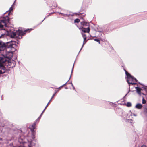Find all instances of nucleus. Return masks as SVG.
<instances>
[{
  "mask_svg": "<svg viewBox=\"0 0 147 147\" xmlns=\"http://www.w3.org/2000/svg\"><path fill=\"white\" fill-rule=\"evenodd\" d=\"M7 44L9 46L8 47L7 49H5V48L4 49L2 52V53H1L5 58H11L13 56V52L12 51H10L9 49L10 48H13V46L14 45V44L12 42H8Z\"/></svg>",
  "mask_w": 147,
  "mask_h": 147,
  "instance_id": "nucleus-1",
  "label": "nucleus"
},
{
  "mask_svg": "<svg viewBox=\"0 0 147 147\" xmlns=\"http://www.w3.org/2000/svg\"><path fill=\"white\" fill-rule=\"evenodd\" d=\"M1 53V52H0ZM10 63L6 58L0 56V74L4 73L5 71V68L4 66H10Z\"/></svg>",
  "mask_w": 147,
  "mask_h": 147,
  "instance_id": "nucleus-2",
  "label": "nucleus"
},
{
  "mask_svg": "<svg viewBox=\"0 0 147 147\" xmlns=\"http://www.w3.org/2000/svg\"><path fill=\"white\" fill-rule=\"evenodd\" d=\"M9 14L8 13L6 16L0 18V30H5L4 29H3L4 25H5L6 26V24L9 21V18L8 16Z\"/></svg>",
  "mask_w": 147,
  "mask_h": 147,
  "instance_id": "nucleus-3",
  "label": "nucleus"
},
{
  "mask_svg": "<svg viewBox=\"0 0 147 147\" xmlns=\"http://www.w3.org/2000/svg\"><path fill=\"white\" fill-rule=\"evenodd\" d=\"M24 32L22 30L18 29V30H11L8 32V34L11 38H15L16 37V35H22L24 34Z\"/></svg>",
  "mask_w": 147,
  "mask_h": 147,
  "instance_id": "nucleus-4",
  "label": "nucleus"
},
{
  "mask_svg": "<svg viewBox=\"0 0 147 147\" xmlns=\"http://www.w3.org/2000/svg\"><path fill=\"white\" fill-rule=\"evenodd\" d=\"M125 74L127 76V81L128 83L129 84V85L130 84L132 85H134L136 84L135 83V82H137V79L134 78L130 74H128V72L125 70Z\"/></svg>",
  "mask_w": 147,
  "mask_h": 147,
  "instance_id": "nucleus-5",
  "label": "nucleus"
},
{
  "mask_svg": "<svg viewBox=\"0 0 147 147\" xmlns=\"http://www.w3.org/2000/svg\"><path fill=\"white\" fill-rule=\"evenodd\" d=\"M79 29L84 32L89 33L90 30L89 27L85 28L82 27L79 28Z\"/></svg>",
  "mask_w": 147,
  "mask_h": 147,
  "instance_id": "nucleus-6",
  "label": "nucleus"
},
{
  "mask_svg": "<svg viewBox=\"0 0 147 147\" xmlns=\"http://www.w3.org/2000/svg\"><path fill=\"white\" fill-rule=\"evenodd\" d=\"M142 104L140 103H138L136 105L135 107L137 109H140L142 108Z\"/></svg>",
  "mask_w": 147,
  "mask_h": 147,
  "instance_id": "nucleus-7",
  "label": "nucleus"
},
{
  "mask_svg": "<svg viewBox=\"0 0 147 147\" xmlns=\"http://www.w3.org/2000/svg\"><path fill=\"white\" fill-rule=\"evenodd\" d=\"M82 36L83 37V38L84 39V42L82 45V48L81 49H82V48L83 47L84 44H85V43H84V42H85V40H86V35L84 33H82Z\"/></svg>",
  "mask_w": 147,
  "mask_h": 147,
  "instance_id": "nucleus-8",
  "label": "nucleus"
},
{
  "mask_svg": "<svg viewBox=\"0 0 147 147\" xmlns=\"http://www.w3.org/2000/svg\"><path fill=\"white\" fill-rule=\"evenodd\" d=\"M4 48H5V46L0 43V52H1V53H2L3 50Z\"/></svg>",
  "mask_w": 147,
  "mask_h": 147,
  "instance_id": "nucleus-9",
  "label": "nucleus"
},
{
  "mask_svg": "<svg viewBox=\"0 0 147 147\" xmlns=\"http://www.w3.org/2000/svg\"><path fill=\"white\" fill-rule=\"evenodd\" d=\"M81 24L83 26H87L88 24L84 22H81Z\"/></svg>",
  "mask_w": 147,
  "mask_h": 147,
  "instance_id": "nucleus-10",
  "label": "nucleus"
},
{
  "mask_svg": "<svg viewBox=\"0 0 147 147\" xmlns=\"http://www.w3.org/2000/svg\"><path fill=\"white\" fill-rule=\"evenodd\" d=\"M136 88L137 92L139 94H140L141 93V89L138 87H136Z\"/></svg>",
  "mask_w": 147,
  "mask_h": 147,
  "instance_id": "nucleus-11",
  "label": "nucleus"
},
{
  "mask_svg": "<svg viewBox=\"0 0 147 147\" xmlns=\"http://www.w3.org/2000/svg\"><path fill=\"white\" fill-rule=\"evenodd\" d=\"M34 135H33L32 136V139L31 140H29V138H28L27 139V140H28V141L30 143V144H31V142H32V141H33L34 140Z\"/></svg>",
  "mask_w": 147,
  "mask_h": 147,
  "instance_id": "nucleus-12",
  "label": "nucleus"
},
{
  "mask_svg": "<svg viewBox=\"0 0 147 147\" xmlns=\"http://www.w3.org/2000/svg\"><path fill=\"white\" fill-rule=\"evenodd\" d=\"M55 94H54L52 96L51 99H50V101H49V102L47 104V105L45 107V109H46V108H47V107L48 106V105L49 104V103L51 101L52 99L53 98V97H54V96L55 95Z\"/></svg>",
  "mask_w": 147,
  "mask_h": 147,
  "instance_id": "nucleus-13",
  "label": "nucleus"
},
{
  "mask_svg": "<svg viewBox=\"0 0 147 147\" xmlns=\"http://www.w3.org/2000/svg\"><path fill=\"white\" fill-rule=\"evenodd\" d=\"M126 105L128 107H130L131 106V104L130 102H128L126 104Z\"/></svg>",
  "mask_w": 147,
  "mask_h": 147,
  "instance_id": "nucleus-14",
  "label": "nucleus"
},
{
  "mask_svg": "<svg viewBox=\"0 0 147 147\" xmlns=\"http://www.w3.org/2000/svg\"><path fill=\"white\" fill-rule=\"evenodd\" d=\"M146 101L145 99L143 98L142 100V103L143 104H144L146 103Z\"/></svg>",
  "mask_w": 147,
  "mask_h": 147,
  "instance_id": "nucleus-15",
  "label": "nucleus"
},
{
  "mask_svg": "<svg viewBox=\"0 0 147 147\" xmlns=\"http://www.w3.org/2000/svg\"><path fill=\"white\" fill-rule=\"evenodd\" d=\"M79 22L80 20L78 19H76L74 21V22L75 23H78Z\"/></svg>",
  "mask_w": 147,
  "mask_h": 147,
  "instance_id": "nucleus-16",
  "label": "nucleus"
},
{
  "mask_svg": "<svg viewBox=\"0 0 147 147\" xmlns=\"http://www.w3.org/2000/svg\"><path fill=\"white\" fill-rule=\"evenodd\" d=\"M35 125H36V124L35 123L33 124L32 125V129H33V130H34V129L35 128Z\"/></svg>",
  "mask_w": 147,
  "mask_h": 147,
  "instance_id": "nucleus-17",
  "label": "nucleus"
},
{
  "mask_svg": "<svg viewBox=\"0 0 147 147\" xmlns=\"http://www.w3.org/2000/svg\"><path fill=\"white\" fill-rule=\"evenodd\" d=\"M94 40L98 42L99 44L100 43V40H99L96 39H94Z\"/></svg>",
  "mask_w": 147,
  "mask_h": 147,
  "instance_id": "nucleus-18",
  "label": "nucleus"
},
{
  "mask_svg": "<svg viewBox=\"0 0 147 147\" xmlns=\"http://www.w3.org/2000/svg\"><path fill=\"white\" fill-rule=\"evenodd\" d=\"M13 8L12 7H11L9 9V12H10L11 11L13 10Z\"/></svg>",
  "mask_w": 147,
  "mask_h": 147,
  "instance_id": "nucleus-19",
  "label": "nucleus"
},
{
  "mask_svg": "<svg viewBox=\"0 0 147 147\" xmlns=\"http://www.w3.org/2000/svg\"><path fill=\"white\" fill-rule=\"evenodd\" d=\"M46 109H45H45H44V110H43V111L42 113H41V114L40 115V116H41L42 115L43 113V112H44V111H45V110Z\"/></svg>",
  "mask_w": 147,
  "mask_h": 147,
  "instance_id": "nucleus-20",
  "label": "nucleus"
},
{
  "mask_svg": "<svg viewBox=\"0 0 147 147\" xmlns=\"http://www.w3.org/2000/svg\"><path fill=\"white\" fill-rule=\"evenodd\" d=\"M74 65H73V67H72V68L71 72V74L73 72V69H74Z\"/></svg>",
  "mask_w": 147,
  "mask_h": 147,
  "instance_id": "nucleus-21",
  "label": "nucleus"
},
{
  "mask_svg": "<svg viewBox=\"0 0 147 147\" xmlns=\"http://www.w3.org/2000/svg\"><path fill=\"white\" fill-rule=\"evenodd\" d=\"M28 145V147H30V145ZM18 147H26L25 146H19Z\"/></svg>",
  "mask_w": 147,
  "mask_h": 147,
  "instance_id": "nucleus-22",
  "label": "nucleus"
},
{
  "mask_svg": "<svg viewBox=\"0 0 147 147\" xmlns=\"http://www.w3.org/2000/svg\"><path fill=\"white\" fill-rule=\"evenodd\" d=\"M41 116H40L37 119V120L36 121H37L38 120H39L40 119V117H41Z\"/></svg>",
  "mask_w": 147,
  "mask_h": 147,
  "instance_id": "nucleus-23",
  "label": "nucleus"
},
{
  "mask_svg": "<svg viewBox=\"0 0 147 147\" xmlns=\"http://www.w3.org/2000/svg\"><path fill=\"white\" fill-rule=\"evenodd\" d=\"M141 147H146V146L145 145H143L141 146Z\"/></svg>",
  "mask_w": 147,
  "mask_h": 147,
  "instance_id": "nucleus-24",
  "label": "nucleus"
},
{
  "mask_svg": "<svg viewBox=\"0 0 147 147\" xmlns=\"http://www.w3.org/2000/svg\"><path fill=\"white\" fill-rule=\"evenodd\" d=\"M59 14H62V15H63V16H65L66 15H64V14H63V13H59Z\"/></svg>",
  "mask_w": 147,
  "mask_h": 147,
  "instance_id": "nucleus-25",
  "label": "nucleus"
},
{
  "mask_svg": "<svg viewBox=\"0 0 147 147\" xmlns=\"http://www.w3.org/2000/svg\"><path fill=\"white\" fill-rule=\"evenodd\" d=\"M67 83V82H66L65 84H64V85H63L62 86H61V87H62L63 86H65V85L66 84V83Z\"/></svg>",
  "mask_w": 147,
  "mask_h": 147,
  "instance_id": "nucleus-26",
  "label": "nucleus"
},
{
  "mask_svg": "<svg viewBox=\"0 0 147 147\" xmlns=\"http://www.w3.org/2000/svg\"><path fill=\"white\" fill-rule=\"evenodd\" d=\"M71 85L72 86V87L73 86H73V84L72 83H71Z\"/></svg>",
  "mask_w": 147,
  "mask_h": 147,
  "instance_id": "nucleus-27",
  "label": "nucleus"
},
{
  "mask_svg": "<svg viewBox=\"0 0 147 147\" xmlns=\"http://www.w3.org/2000/svg\"><path fill=\"white\" fill-rule=\"evenodd\" d=\"M73 89H75V88H74V86H73Z\"/></svg>",
  "mask_w": 147,
  "mask_h": 147,
  "instance_id": "nucleus-28",
  "label": "nucleus"
},
{
  "mask_svg": "<svg viewBox=\"0 0 147 147\" xmlns=\"http://www.w3.org/2000/svg\"><path fill=\"white\" fill-rule=\"evenodd\" d=\"M32 29H28V30H30V31Z\"/></svg>",
  "mask_w": 147,
  "mask_h": 147,
  "instance_id": "nucleus-29",
  "label": "nucleus"
},
{
  "mask_svg": "<svg viewBox=\"0 0 147 147\" xmlns=\"http://www.w3.org/2000/svg\"><path fill=\"white\" fill-rule=\"evenodd\" d=\"M15 3V1L14 2L13 4H14Z\"/></svg>",
  "mask_w": 147,
  "mask_h": 147,
  "instance_id": "nucleus-30",
  "label": "nucleus"
}]
</instances>
